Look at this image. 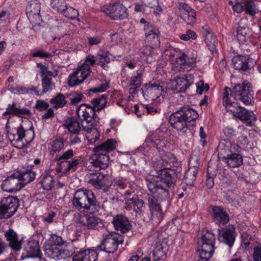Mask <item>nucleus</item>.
Here are the masks:
<instances>
[{"instance_id": "nucleus-6", "label": "nucleus", "mask_w": 261, "mask_h": 261, "mask_svg": "<svg viewBox=\"0 0 261 261\" xmlns=\"http://www.w3.org/2000/svg\"><path fill=\"white\" fill-rule=\"evenodd\" d=\"M35 134L31 121L28 119L17 129L8 132V138L13 146L22 149L34 139Z\"/></svg>"}, {"instance_id": "nucleus-34", "label": "nucleus", "mask_w": 261, "mask_h": 261, "mask_svg": "<svg viewBox=\"0 0 261 261\" xmlns=\"http://www.w3.org/2000/svg\"><path fill=\"white\" fill-rule=\"evenodd\" d=\"M148 201L152 218H156L160 221L162 220L164 215L160 205L151 197H148Z\"/></svg>"}, {"instance_id": "nucleus-45", "label": "nucleus", "mask_w": 261, "mask_h": 261, "mask_svg": "<svg viewBox=\"0 0 261 261\" xmlns=\"http://www.w3.org/2000/svg\"><path fill=\"white\" fill-rule=\"evenodd\" d=\"M86 225L87 227L90 229H101L105 228L103 226L102 221L98 218L94 216H89L86 219Z\"/></svg>"}, {"instance_id": "nucleus-62", "label": "nucleus", "mask_w": 261, "mask_h": 261, "mask_svg": "<svg viewBox=\"0 0 261 261\" xmlns=\"http://www.w3.org/2000/svg\"><path fill=\"white\" fill-rule=\"evenodd\" d=\"M252 258L254 261H261V245H258L253 248Z\"/></svg>"}, {"instance_id": "nucleus-5", "label": "nucleus", "mask_w": 261, "mask_h": 261, "mask_svg": "<svg viewBox=\"0 0 261 261\" xmlns=\"http://www.w3.org/2000/svg\"><path fill=\"white\" fill-rule=\"evenodd\" d=\"M116 142L113 139H110L106 141L101 145L94 147L93 153L90 156L88 163L90 165L88 166L89 170L92 169L90 166L93 167L102 169L108 167L110 163V158L108 153L113 150L116 147Z\"/></svg>"}, {"instance_id": "nucleus-58", "label": "nucleus", "mask_w": 261, "mask_h": 261, "mask_svg": "<svg viewBox=\"0 0 261 261\" xmlns=\"http://www.w3.org/2000/svg\"><path fill=\"white\" fill-rule=\"evenodd\" d=\"M31 111L29 109L25 107H18L17 108L16 116L21 118H28L31 116Z\"/></svg>"}, {"instance_id": "nucleus-8", "label": "nucleus", "mask_w": 261, "mask_h": 261, "mask_svg": "<svg viewBox=\"0 0 261 261\" xmlns=\"http://www.w3.org/2000/svg\"><path fill=\"white\" fill-rule=\"evenodd\" d=\"M101 233H103L101 250L107 253H114L117 250L118 245L123 242L121 235L115 231H110L107 228H102Z\"/></svg>"}, {"instance_id": "nucleus-41", "label": "nucleus", "mask_w": 261, "mask_h": 261, "mask_svg": "<svg viewBox=\"0 0 261 261\" xmlns=\"http://www.w3.org/2000/svg\"><path fill=\"white\" fill-rule=\"evenodd\" d=\"M250 32L248 27L239 25L237 28L235 36L240 43H243L249 38Z\"/></svg>"}, {"instance_id": "nucleus-59", "label": "nucleus", "mask_w": 261, "mask_h": 261, "mask_svg": "<svg viewBox=\"0 0 261 261\" xmlns=\"http://www.w3.org/2000/svg\"><path fill=\"white\" fill-rule=\"evenodd\" d=\"M109 87V82L107 80H103L101 84L96 87L91 89L92 92H103L106 91Z\"/></svg>"}, {"instance_id": "nucleus-60", "label": "nucleus", "mask_w": 261, "mask_h": 261, "mask_svg": "<svg viewBox=\"0 0 261 261\" xmlns=\"http://www.w3.org/2000/svg\"><path fill=\"white\" fill-rule=\"evenodd\" d=\"M196 34L195 32L191 30H188L185 34L179 36L181 40L184 41H188L190 39L194 40L196 38Z\"/></svg>"}, {"instance_id": "nucleus-29", "label": "nucleus", "mask_w": 261, "mask_h": 261, "mask_svg": "<svg viewBox=\"0 0 261 261\" xmlns=\"http://www.w3.org/2000/svg\"><path fill=\"white\" fill-rule=\"evenodd\" d=\"M199 163L197 157H191L189 162V168L185 173L184 177L189 181L187 184L191 185L195 180L197 173Z\"/></svg>"}, {"instance_id": "nucleus-39", "label": "nucleus", "mask_w": 261, "mask_h": 261, "mask_svg": "<svg viewBox=\"0 0 261 261\" xmlns=\"http://www.w3.org/2000/svg\"><path fill=\"white\" fill-rule=\"evenodd\" d=\"M39 183L44 190L49 191L54 187L55 181L53 176L47 173L40 176Z\"/></svg>"}, {"instance_id": "nucleus-18", "label": "nucleus", "mask_w": 261, "mask_h": 261, "mask_svg": "<svg viewBox=\"0 0 261 261\" xmlns=\"http://www.w3.org/2000/svg\"><path fill=\"white\" fill-rule=\"evenodd\" d=\"M37 67L39 69L42 78V93H44L54 89L55 84L52 81L53 73L42 63L37 64Z\"/></svg>"}, {"instance_id": "nucleus-49", "label": "nucleus", "mask_w": 261, "mask_h": 261, "mask_svg": "<svg viewBox=\"0 0 261 261\" xmlns=\"http://www.w3.org/2000/svg\"><path fill=\"white\" fill-rule=\"evenodd\" d=\"M64 143L63 139H56L50 143L48 149L50 153H54L56 152L60 151L64 148Z\"/></svg>"}, {"instance_id": "nucleus-38", "label": "nucleus", "mask_w": 261, "mask_h": 261, "mask_svg": "<svg viewBox=\"0 0 261 261\" xmlns=\"http://www.w3.org/2000/svg\"><path fill=\"white\" fill-rule=\"evenodd\" d=\"M187 123L195 120L198 117V114L193 109L189 106L184 107L179 110Z\"/></svg>"}, {"instance_id": "nucleus-31", "label": "nucleus", "mask_w": 261, "mask_h": 261, "mask_svg": "<svg viewBox=\"0 0 261 261\" xmlns=\"http://www.w3.org/2000/svg\"><path fill=\"white\" fill-rule=\"evenodd\" d=\"M5 236L9 246L14 251H19L21 248L22 243L18 240L17 234L12 229H9L5 233Z\"/></svg>"}, {"instance_id": "nucleus-26", "label": "nucleus", "mask_w": 261, "mask_h": 261, "mask_svg": "<svg viewBox=\"0 0 261 261\" xmlns=\"http://www.w3.org/2000/svg\"><path fill=\"white\" fill-rule=\"evenodd\" d=\"M25 254L23 253L22 255L23 259L27 258H38L41 257L42 254L39 246V243L37 241H29L25 246Z\"/></svg>"}, {"instance_id": "nucleus-13", "label": "nucleus", "mask_w": 261, "mask_h": 261, "mask_svg": "<svg viewBox=\"0 0 261 261\" xmlns=\"http://www.w3.org/2000/svg\"><path fill=\"white\" fill-rule=\"evenodd\" d=\"M233 95L235 100H240L244 104L253 103V91L248 83L238 84L233 88Z\"/></svg>"}, {"instance_id": "nucleus-57", "label": "nucleus", "mask_w": 261, "mask_h": 261, "mask_svg": "<svg viewBox=\"0 0 261 261\" xmlns=\"http://www.w3.org/2000/svg\"><path fill=\"white\" fill-rule=\"evenodd\" d=\"M177 7L181 18L192 9L189 5L185 3H179Z\"/></svg>"}, {"instance_id": "nucleus-32", "label": "nucleus", "mask_w": 261, "mask_h": 261, "mask_svg": "<svg viewBox=\"0 0 261 261\" xmlns=\"http://www.w3.org/2000/svg\"><path fill=\"white\" fill-rule=\"evenodd\" d=\"M112 223L115 228L124 233L129 230L131 225L127 218L122 215H117L113 218Z\"/></svg>"}, {"instance_id": "nucleus-23", "label": "nucleus", "mask_w": 261, "mask_h": 261, "mask_svg": "<svg viewBox=\"0 0 261 261\" xmlns=\"http://www.w3.org/2000/svg\"><path fill=\"white\" fill-rule=\"evenodd\" d=\"M90 73L87 69H84L81 66H79L74 72L71 74L69 77L68 83L71 87L82 83L88 77Z\"/></svg>"}, {"instance_id": "nucleus-51", "label": "nucleus", "mask_w": 261, "mask_h": 261, "mask_svg": "<svg viewBox=\"0 0 261 261\" xmlns=\"http://www.w3.org/2000/svg\"><path fill=\"white\" fill-rule=\"evenodd\" d=\"M50 102L56 109L63 107L66 103L65 97L61 93L52 98Z\"/></svg>"}, {"instance_id": "nucleus-52", "label": "nucleus", "mask_w": 261, "mask_h": 261, "mask_svg": "<svg viewBox=\"0 0 261 261\" xmlns=\"http://www.w3.org/2000/svg\"><path fill=\"white\" fill-rule=\"evenodd\" d=\"M96 62V57L89 55L86 57L84 63L81 65V66L84 69H87L88 72L90 73V66H93Z\"/></svg>"}, {"instance_id": "nucleus-47", "label": "nucleus", "mask_w": 261, "mask_h": 261, "mask_svg": "<svg viewBox=\"0 0 261 261\" xmlns=\"http://www.w3.org/2000/svg\"><path fill=\"white\" fill-rule=\"evenodd\" d=\"M205 43L212 53L216 51L218 42L216 36L212 34H207L205 36Z\"/></svg>"}, {"instance_id": "nucleus-30", "label": "nucleus", "mask_w": 261, "mask_h": 261, "mask_svg": "<svg viewBox=\"0 0 261 261\" xmlns=\"http://www.w3.org/2000/svg\"><path fill=\"white\" fill-rule=\"evenodd\" d=\"M97 257L95 250L88 249L77 251L73 257V261H96Z\"/></svg>"}, {"instance_id": "nucleus-16", "label": "nucleus", "mask_w": 261, "mask_h": 261, "mask_svg": "<svg viewBox=\"0 0 261 261\" xmlns=\"http://www.w3.org/2000/svg\"><path fill=\"white\" fill-rule=\"evenodd\" d=\"M194 82L193 76L186 74L182 77H176L170 82V88L174 93L184 92Z\"/></svg>"}, {"instance_id": "nucleus-53", "label": "nucleus", "mask_w": 261, "mask_h": 261, "mask_svg": "<svg viewBox=\"0 0 261 261\" xmlns=\"http://www.w3.org/2000/svg\"><path fill=\"white\" fill-rule=\"evenodd\" d=\"M61 14L70 19H74L79 15L78 11L76 9L71 7H68L67 5L66 8Z\"/></svg>"}, {"instance_id": "nucleus-20", "label": "nucleus", "mask_w": 261, "mask_h": 261, "mask_svg": "<svg viewBox=\"0 0 261 261\" xmlns=\"http://www.w3.org/2000/svg\"><path fill=\"white\" fill-rule=\"evenodd\" d=\"M169 122L177 131L185 133L188 129V123L179 110L173 113L169 117Z\"/></svg>"}, {"instance_id": "nucleus-21", "label": "nucleus", "mask_w": 261, "mask_h": 261, "mask_svg": "<svg viewBox=\"0 0 261 261\" xmlns=\"http://www.w3.org/2000/svg\"><path fill=\"white\" fill-rule=\"evenodd\" d=\"M235 229L231 225H229L218 230L219 240L227 244L229 247H231L233 245L235 240Z\"/></svg>"}, {"instance_id": "nucleus-48", "label": "nucleus", "mask_w": 261, "mask_h": 261, "mask_svg": "<svg viewBox=\"0 0 261 261\" xmlns=\"http://www.w3.org/2000/svg\"><path fill=\"white\" fill-rule=\"evenodd\" d=\"M92 108L95 111H99L105 107L107 103V99L104 95H102L99 98L93 99L91 102Z\"/></svg>"}, {"instance_id": "nucleus-61", "label": "nucleus", "mask_w": 261, "mask_h": 261, "mask_svg": "<svg viewBox=\"0 0 261 261\" xmlns=\"http://www.w3.org/2000/svg\"><path fill=\"white\" fill-rule=\"evenodd\" d=\"M196 92L199 94H202L204 91H207L209 89V86L204 84L202 81H200L196 84Z\"/></svg>"}, {"instance_id": "nucleus-27", "label": "nucleus", "mask_w": 261, "mask_h": 261, "mask_svg": "<svg viewBox=\"0 0 261 261\" xmlns=\"http://www.w3.org/2000/svg\"><path fill=\"white\" fill-rule=\"evenodd\" d=\"M233 89L226 87L223 96V105L225 107L227 112L231 114L236 110L237 108L239 106L237 103L233 101L235 100L233 95Z\"/></svg>"}, {"instance_id": "nucleus-33", "label": "nucleus", "mask_w": 261, "mask_h": 261, "mask_svg": "<svg viewBox=\"0 0 261 261\" xmlns=\"http://www.w3.org/2000/svg\"><path fill=\"white\" fill-rule=\"evenodd\" d=\"M222 161L227 164L228 166L236 168L243 164L242 156L239 153H231L226 157H223Z\"/></svg>"}, {"instance_id": "nucleus-17", "label": "nucleus", "mask_w": 261, "mask_h": 261, "mask_svg": "<svg viewBox=\"0 0 261 261\" xmlns=\"http://www.w3.org/2000/svg\"><path fill=\"white\" fill-rule=\"evenodd\" d=\"M40 3L37 1L30 2L26 8L27 17L33 25H39L42 21L40 14Z\"/></svg>"}, {"instance_id": "nucleus-12", "label": "nucleus", "mask_w": 261, "mask_h": 261, "mask_svg": "<svg viewBox=\"0 0 261 261\" xmlns=\"http://www.w3.org/2000/svg\"><path fill=\"white\" fill-rule=\"evenodd\" d=\"M95 197L93 193L88 190H77L72 199L74 207L78 210L89 209L91 205L95 204Z\"/></svg>"}, {"instance_id": "nucleus-43", "label": "nucleus", "mask_w": 261, "mask_h": 261, "mask_svg": "<svg viewBox=\"0 0 261 261\" xmlns=\"http://www.w3.org/2000/svg\"><path fill=\"white\" fill-rule=\"evenodd\" d=\"M20 182L23 185V187L27 184L33 181L36 177V173L32 170H28L21 173H16Z\"/></svg>"}, {"instance_id": "nucleus-11", "label": "nucleus", "mask_w": 261, "mask_h": 261, "mask_svg": "<svg viewBox=\"0 0 261 261\" xmlns=\"http://www.w3.org/2000/svg\"><path fill=\"white\" fill-rule=\"evenodd\" d=\"M100 10L113 20H123L128 15L127 8L120 2L104 5L101 7Z\"/></svg>"}, {"instance_id": "nucleus-50", "label": "nucleus", "mask_w": 261, "mask_h": 261, "mask_svg": "<svg viewBox=\"0 0 261 261\" xmlns=\"http://www.w3.org/2000/svg\"><path fill=\"white\" fill-rule=\"evenodd\" d=\"M67 4L65 0H51L50 6L59 13H61L66 8Z\"/></svg>"}, {"instance_id": "nucleus-19", "label": "nucleus", "mask_w": 261, "mask_h": 261, "mask_svg": "<svg viewBox=\"0 0 261 261\" xmlns=\"http://www.w3.org/2000/svg\"><path fill=\"white\" fill-rule=\"evenodd\" d=\"M23 185L20 182L16 173L11 175L3 180L2 184V189L9 193H15L20 190Z\"/></svg>"}, {"instance_id": "nucleus-55", "label": "nucleus", "mask_w": 261, "mask_h": 261, "mask_svg": "<svg viewBox=\"0 0 261 261\" xmlns=\"http://www.w3.org/2000/svg\"><path fill=\"white\" fill-rule=\"evenodd\" d=\"M108 51H102L96 56L97 63L100 66H103L106 63H109L110 59Z\"/></svg>"}, {"instance_id": "nucleus-3", "label": "nucleus", "mask_w": 261, "mask_h": 261, "mask_svg": "<svg viewBox=\"0 0 261 261\" xmlns=\"http://www.w3.org/2000/svg\"><path fill=\"white\" fill-rule=\"evenodd\" d=\"M165 134L160 129H156L151 137L146 140L143 146L155 147L158 150L164 166L174 163L176 159L173 153L169 151L170 144L164 140Z\"/></svg>"}, {"instance_id": "nucleus-54", "label": "nucleus", "mask_w": 261, "mask_h": 261, "mask_svg": "<svg viewBox=\"0 0 261 261\" xmlns=\"http://www.w3.org/2000/svg\"><path fill=\"white\" fill-rule=\"evenodd\" d=\"M155 48L152 47L150 45L146 44V45L143 46L140 49V55L141 61L147 62V57L151 55L152 53V49Z\"/></svg>"}, {"instance_id": "nucleus-7", "label": "nucleus", "mask_w": 261, "mask_h": 261, "mask_svg": "<svg viewBox=\"0 0 261 261\" xmlns=\"http://www.w3.org/2000/svg\"><path fill=\"white\" fill-rule=\"evenodd\" d=\"M50 241L54 242V244L46 246L44 248L45 254L47 257L58 260L69 258L72 255L71 251L61 245V237L54 235Z\"/></svg>"}, {"instance_id": "nucleus-4", "label": "nucleus", "mask_w": 261, "mask_h": 261, "mask_svg": "<svg viewBox=\"0 0 261 261\" xmlns=\"http://www.w3.org/2000/svg\"><path fill=\"white\" fill-rule=\"evenodd\" d=\"M76 114L80 120L84 121L82 125L83 130L87 133L86 137L89 143H95L99 139V134L92 119L95 114L93 109L91 106L83 104L76 109Z\"/></svg>"}, {"instance_id": "nucleus-56", "label": "nucleus", "mask_w": 261, "mask_h": 261, "mask_svg": "<svg viewBox=\"0 0 261 261\" xmlns=\"http://www.w3.org/2000/svg\"><path fill=\"white\" fill-rule=\"evenodd\" d=\"M181 18L188 24H192L196 21V12L192 9L189 12L186 13Z\"/></svg>"}, {"instance_id": "nucleus-37", "label": "nucleus", "mask_w": 261, "mask_h": 261, "mask_svg": "<svg viewBox=\"0 0 261 261\" xmlns=\"http://www.w3.org/2000/svg\"><path fill=\"white\" fill-rule=\"evenodd\" d=\"M8 90L14 94H24L27 93H30L34 92L37 95L40 94L37 91L36 88L34 87L31 88H28L23 86L18 85H10L8 87Z\"/></svg>"}, {"instance_id": "nucleus-14", "label": "nucleus", "mask_w": 261, "mask_h": 261, "mask_svg": "<svg viewBox=\"0 0 261 261\" xmlns=\"http://www.w3.org/2000/svg\"><path fill=\"white\" fill-rule=\"evenodd\" d=\"M73 156V151L72 149H69L66 151L59 158V160H63L61 162L59 170L63 174H66L69 172H74L77 166L80 163V160L77 158H73L71 161L68 160L71 159Z\"/></svg>"}, {"instance_id": "nucleus-2", "label": "nucleus", "mask_w": 261, "mask_h": 261, "mask_svg": "<svg viewBox=\"0 0 261 261\" xmlns=\"http://www.w3.org/2000/svg\"><path fill=\"white\" fill-rule=\"evenodd\" d=\"M164 56L167 60H171V69L175 73L189 71L196 66V56L188 57L184 51L178 48L169 47L164 51Z\"/></svg>"}, {"instance_id": "nucleus-40", "label": "nucleus", "mask_w": 261, "mask_h": 261, "mask_svg": "<svg viewBox=\"0 0 261 261\" xmlns=\"http://www.w3.org/2000/svg\"><path fill=\"white\" fill-rule=\"evenodd\" d=\"M107 181V176L101 173L92 174L90 179V182L97 189L106 185Z\"/></svg>"}, {"instance_id": "nucleus-10", "label": "nucleus", "mask_w": 261, "mask_h": 261, "mask_svg": "<svg viewBox=\"0 0 261 261\" xmlns=\"http://www.w3.org/2000/svg\"><path fill=\"white\" fill-rule=\"evenodd\" d=\"M148 242L151 245L153 242H155V246L152 251L153 259L158 261H165L169 250L166 239L162 238L160 233L156 232L149 237Z\"/></svg>"}, {"instance_id": "nucleus-25", "label": "nucleus", "mask_w": 261, "mask_h": 261, "mask_svg": "<svg viewBox=\"0 0 261 261\" xmlns=\"http://www.w3.org/2000/svg\"><path fill=\"white\" fill-rule=\"evenodd\" d=\"M212 216L214 222L219 225H225L229 221L228 214L221 206H213L212 208Z\"/></svg>"}, {"instance_id": "nucleus-24", "label": "nucleus", "mask_w": 261, "mask_h": 261, "mask_svg": "<svg viewBox=\"0 0 261 261\" xmlns=\"http://www.w3.org/2000/svg\"><path fill=\"white\" fill-rule=\"evenodd\" d=\"M0 203L8 218L11 217L16 212L18 206V199L13 196L4 197Z\"/></svg>"}, {"instance_id": "nucleus-44", "label": "nucleus", "mask_w": 261, "mask_h": 261, "mask_svg": "<svg viewBox=\"0 0 261 261\" xmlns=\"http://www.w3.org/2000/svg\"><path fill=\"white\" fill-rule=\"evenodd\" d=\"M66 127L73 134H77L81 130L80 122L74 118L69 119L65 124Z\"/></svg>"}, {"instance_id": "nucleus-9", "label": "nucleus", "mask_w": 261, "mask_h": 261, "mask_svg": "<svg viewBox=\"0 0 261 261\" xmlns=\"http://www.w3.org/2000/svg\"><path fill=\"white\" fill-rule=\"evenodd\" d=\"M215 237L210 231H206L199 240L198 244L200 258L206 261L211 258L214 253Z\"/></svg>"}, {"instance_id": "nucleus-22", "label": "nucleus", "mask_w": 261, "mask_h": 261, "mask_svg": "<svg viewBox=\"0 0 261 261\" xmlns=\"http://www.w3.org/2000/svg\"><path fill=\"white\" fill-rule=\"evenodd\" d=\"M231 115L246 123L247 125H252L256 120V116L252 111H248L239 106L236 110Z\"/></svg>"}, {"instance_id": "nucleus-46", "label": "nucleus", "mask_w": 261, "mask_h": 261, "mask_svg": "<svg viewBox=\"0 0 261 261\" xmlns=\"http://www.w3.org/2000/svg\"><path fill=\"white\" fill-rule=\"evenodd\" d=\"M126 203L129 205H133L134 211L138 212L141 211L144 207V202L139 199L137 196L126 200Z\"/></svg>"}, {"instance_id": "nucleus-42", "label": "nucleus", "mask_w": 261, "mask_h": 261, "mask_svg": "<svg viewBox=\"0 0 261 261\" xmlns=\"http://www.w3.org/2000/svg\"><path fill=\"white\" fill-rule=\"evenodd\" d=\"M82 227L83 225L80 222H77L75 224L71 226L67 229L69 240L71 241L76 240L81 234Z\"/></svg>"}, {"instance_id": "nucleus-63", "label": "nucleus", "mask_w": 261, "mask_h": 261, "mask_svg": "<svg viewBox=\"0 0 261 261\" xmlns=\"http://www.w3.org/2000/svg\"><path fill=\"white\" fill-rule=\"evenodd\" d=\"M147 3L148 7L155 10V12L162 11V7L159 5L158 0H147Z\"/></svg>"}, {"instance_id": "nucleus-1", "label": "nucleus", "mask_w": 261, "mask_h": 261, "mask_svg": "<svg viewBox=\"0 0 261 261\" xmlns=\"http://www.w3.org/2000/svg\"><path fill=\"white\" fill-rule=\"evenodd\" d=\"M168 167L160 170L159 175H148L146 182L148 190L153 194V199L164 200L168 198L169 190L174 185V179L168 172Z\"/></svg>"}, {"instance_id": "nucleus-35", "label": "nucleus", "mask_w": 261, "mask_h": 261, "mask_svg": "<svg viewBox=\"0 0 261 261\" xmlns=\"http://www.w3.org/2000/svg\"><path fill=\"white\" fill-rule=\"evenodd\" d=\"M142 77V71L137 70L131 77L129 84V93L131 94H135L138 88L141 85Z\"/></svg>"}, {"instance_id": "nucleus-36", "label": "nucleus", "mask_w": 261, "mask_h": 261, "mask_svg": "<svg viewBox=\"0 0 261 261\" xmlns=\"http://www.w3.org/2000/svg\"><path fill=\"white\" fill-rule=\"evenodd\" d=\"M248 59L246 56H237L232 59V63L237 70H246L248 68Z\"/></svg>"}, {"instance_id": "nucleus-64", "label": "nucleus", "mask_w": 261, "mask_h": 261, "mask_svg": "<svg viewBox=\"0 0 261 261\" xmlns=\"http://www.w3.org/2000/svg\"><path fill=\"white\" fill-rule=\"evenodd\" d=\"M49 107V104L43 100H37L35 108L40 111H44L47 109Z\"/></svg>"}, {"instance_id": "nucleus-28", "label": "nucleus", "mask_w": 261, "mask_h": 261, "mask_svg": "<svg viewBox=\"0 0 261 261\" xmlns=\"http://www.w3.org/2000/svg\"><path fill=\"white\" fill-rule=\"evenodd\" d=\"M145 42L153 48L160 47V40L158 32L152 26H147L145 28Z\"/></svg>"}, {"instance_id": "nucleus-15", "label": "nucleus", "mask_w": 261, "mask_h": 261, "mask_svg": "<svg viewBox=\"0 0 261 261\" xmlns=\"http://www.w3.org/2000/svg\"><path fill=\"white\" fill-rule=\"evenodd\" d=\"M144 97L148 101H161L163 88L156 83L145 84L142 89Z\"/></svg>"}]
</instances>
